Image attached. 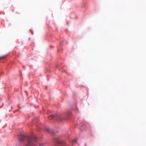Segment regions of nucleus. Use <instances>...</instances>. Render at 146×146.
Here are the masks:
<instances>
[{"mask_svg": "<svg viewBox=\"0 0 146 146\" xmlns=\"http://www.w3.org/2000/svg\"><path fill=\"white\" fill-rule=\"evenodd\" d=\"M55 144L56 146H59L63 144V142L62 141L57 140L56 141Z\"/></svg>", "mask_w": 146, "mask_h": 146, "instance_id": "nucleus-2", "label": "nucleus"}, {"mask_svg": "<svg viewBox=\"0 0 146 146\" xmlns=\"http://www.w3.org/2000/svg\"><path fill=\"white\" fill-rule=\"evenodd\" d=\"M54 117V116L53 115L50 116L48 117V119H52V118H53Z\"/></svg>", "mask_w": 146, "mask_h": 146, "instance_id": "nucleus-3", "label": "nucleus"}, {"mask_svg": "<svg viewBox=\"0 0 146 146\" xmlns=\"http://www.w3.org/2000/svg\"><path fill=\"white\" fill-rule=\"evenodd\" d=\"M76 142V139L72 141V144L74 145L75 144Z\"/></svg>", "mask_w": 146, "mask_h": 146, "instance_id": "nucleus-4", "label": "nucleus"}, {"mask_svg": "<svg viewBox=\"0 0 146 146\" xmlns=\"http://www.w3.org/2000/svg\"><path fill=\"white\" fill-rule=\"evenodd\" d=\"M39 145L40 146H41L42 145H43V144L42 143H39Z\"/></svg>", "mask_w": 146, "mask_h": 146, "instance_id": "nucleus-5", "label": "nucleus"}, {"mask_svg": "<svg viewBox=\"0 0 146 146\" xmlns=\"http://www.w3.org/2000/svg\"><path fill=\"white\" fill-rule=\"evenodd\" d=\"M4 58V56H1L0 57V59L3 58Z\"/></svg>", "mask_w": 146, "mask_h": 146, "instance_id": "nucleus-7", "label": "nucleus"}, {"mask_svg": "<svg viewBox=\"0 0 146 146\" xmlns=\"http://www.w3.org/2000/svg\"><path fill=\"white\" fill-rule=\"evenodd\" d=\"M57 117L58 118H59L60 119H61V117H60L59 116H58Z\"/></svg>", "mask_w": 146, "mask_h": 146, "instance_id": "nucleus-6", "label": "nucleus"}, {"mask_svg": "<svg viewBox=\"0 0 146 146\" xmlns=\"http://www.w3.org/2000/svg\"><path fill=\"white\" fill-rule=\"evenodd\" d=\"M19 140L21 141L26 140L27 143L26 146H32L36 141V138L34 136L31 137L26 136L23 134H21L19 137Z\"/></svg>", "mask_w": 146, "mask_h": 146, "instance_id": "nucleus-1", "label": "nucleus"}]
</instances>
